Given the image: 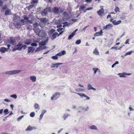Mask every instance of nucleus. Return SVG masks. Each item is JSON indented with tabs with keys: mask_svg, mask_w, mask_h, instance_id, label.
I'll return each mask as SVG.
<instances>
[{
	"mask_svg": "<svg viewBox=\"0 0 134 134\" xmlns=\"http://www.w3.org/2000/svg\"><path fill=\"white\" fill-rule=\"evenodd\" d=\"M52 11L55 14H58L62 13L63 10L61 8H58V7H55L52 9Z\"/></svg>",
	"mask_w": 134,
	"mask_h": 134,
	"instance_id": "f257e3e1",
	"label": "nucleus"
},
{
	"mask_svg": "<svg viewBox=\"0 0 134 134\" xmlns=\"http://www.w3.org/2000/svg\"><path fill=\"white\" fill-rule=\"evenodd\" d=\"M21 70H13L7 71L5 74L7 75H12L20 73Z\"/></svg>",
	"mask_w": 134,
	"mask_h": 134,
	"instance_id": "f03ea898",
	"label": "nucleus"
},
{
	"mask_svg": "<svg viewBox=\"0 0 134 134\" xmlns=\"http://www.w3.org/2000/svg\"><path fill=\"white\" fill-rule=\"evenodd\" d=\"M79 109L80 110L77 111V114H80V113H81V111H88L89 109V107L88 106H86L85 107L80 106L79 107Z\"/></svg>",
	"mask_w": 134,
	"mask_h": 134,
	"instance_id": "7ed1b4c3",
	"label": "nucleus"
},
{
	"mask_svg": "<svg viewBox=\"0 0 134 134\" xmlns=\"http://www.w3.org/2000/svg\"><path fill=\"white\" fill-rule=\"evenodd\" d=\"M18 50H21L22 49H25L26 48V46L25 45H22L21 43H19L16 46Z\"/></svg>",
	"mask_w": 134,
	"mask_h": 134,
	"instance_id": "20e7f679",
	"label": "nucleus"
},
{
	"mask_svg": "<svg viewBox=\"0 0 134 134\" xmlns=\"http://www.w3.org/2000/svg\"><path fill=\"white\" fill-rule=\"evenodd\" d=\"M8 43L11 44H12L13 45L16 43L14 37H10L9 39L8 40Z\"/></svg>",
	"mask_w": 134,
	"mask_h": 134,
	"instance_id": "39448f33",
	"label": "nucleus"
},
{
	"mask_svg": "<svg viewBox=\"0 0 134 134\" xmlns=\"http://www.w3.org/2000/svg\"><path fill=\"white\" fill-rule=\"evenodd\" d=\"M60 93L58 92H56L54 93L51 97L52 100H56L59 96Z\"/></svg>",
	"mask_w": 134,
	"mask_h": 134,
	"instance_id": "423d86ee",
	"label": "nucleus"
},
{
	"mask_svg": "<svg viewBox=\"0 0 134 134\" xmlns=\"http://www.w3.org/2000/svg\"><path fill=\"white\" fill-rule=\"evenodd\" d=\"M46 35L45 31L44 30H40L38 34V35L41 37L45 36Z\"/></svg>",
	"mask_w": 134,
	"mask_h": 134,
	"instance_id": "0eeeda50",
	"label": "nucleus"
},
{
	"mask_svg": "<svg viewBox=\"0 0 134 134\" xmlns=\"http://www.w3.org/2000/svg\"><path fill=\"white\" fill-rule=\"evenodd\" d=\"M63 19L64 20H66L69 18L68 14L67 13L64 12L63 13Z\"/></svg>",
	"mask_w": 134,
	"mask_h": 134,
	"instance_id": "6e6552de",
	"label": "nucleus"
},
{
	"mask_svg": "<svg viewBox=\"0 0 134 134\" xmlns=\"http://www.w3.org/2000/svg\"><path fill=\"white\" fill-rule=\"evenodd\" d=\"M48 40L47 39H46L44 41H42L40 42L39 44V46H42L46 45L47 43Z\"/></svg>",
	"mask_w": 134,
	"mask_h": 134,
	"instance_id": "1a4fd4ad",
	"label": "nucleus"
},
{
	"mask_svg": "<svg viewBox=\"0 0 134 134\" xmlns=\"http://www.w3.org/2000/svg\"><path fill=\"white\" fill-rule=\"evenodd\" d=\"M130 73H127L125 72H124L122 73H119L118 74V75H119L120 77H125V75H131Z\"/></svg>",
	"mask_w": 134,
	"mask_h": 134,
	"instance_id": "9d476101",
	"label": "nucleus"
},
{
	"mask_svg": "<svg viewBox=\"0 0 134 134\" xmlns=\"http://www.w3.org/2000/svg\"><path fill=\"white\" fill-rule=\"evenodd\" d=\"M113 26V25L111 24H108L106 26H104L103 29V30L109 29L111 28Z\"/></svg>",
	"mask_w": 134,
	"mask_h": 134,
	"instance_id": "9b49d317",
	"label": "nucleus"
},
{
	"mask_svg": "<svg viewBox=\"0 0 134 134\" xmlns=\"http://www.w3.org/2000/svg\"><path fill=\"white\" fill-rule=\"evenodd\" d=\"M37 2V1H33L31 3V4L28 7V10H30L34 6V4Z\"/></svg>",
	"mask_w": 134,
	"mask_h": 134,
	"instance_id": "f8f14e48",
	"label": "nucleus"
},
{
	"mask_svg": "<svg viewBox=\"0 0 134 134\" xmlns=\"http://www.w3.org/2000/svg\"><path fill=\"white\" fill-rule=\"evenodd\" d=\"M78 95L82 97H84L86 98V100H89L90 99L89 97L87 96L84 93H76Z\"/></svg>",
	"mask_w": 134,
	"mask_h": 134,
	"instance_id": "ddd939ff",
	"label": "nucleus"
},
{
	"mask_svg": "<svg viewBox=\"0 0 134 134\" xmlns=\"http://www.w3.org/2000/svg\"><path fill=\"white\" fill-rule=\"evenodd\" d=\"M87 90H93L94 91H96V89L93 88L91 84H88L87 85Z\"/></svg>",
	"mask_w": 134,
	"mask_h": 134,
	"instance_id": "4468645a",
	"label": "nucleus"
},
{
	"mask_svg": "<svg viewBox=\"0 0 134 134\" xmlns=\"http://www.w3.org/2000/svg\"><path fill=\"white\" fill-rule=\"evenodd\" d=\"M36 129V128L34 127H31L30 126H28L25 130L26 131H30L33 130H35Z\"/></svg>",
	"mask_w": 134,
	"mask_h": 134,
	"instance_id": "2eb2a0df",
	"label": "nucleus"
},
{
	"mask_svg": "<svg viewBox=\"0 0 134 134\" xmlns=\"http://www.w3.org/2000/svg\"><path fill=\"white\" fill-rule=\"evenodd\" d=\"M12 14V12L9 9H7L5 12V15H9Z\"/></svg>",
	"mask_w": 134,
	"mask_h": 134,
	"instance_id": "dca6fc26",
	"label": "nucleus"
},
{
	"mask_svg": "<svg viewBox=\"0 0 134 134\" xmlns=\"http://www.w3.org/2000/svg\"><path fill=\"white\" fill-rule=\"evenodd\" d=\"M66 54V52L65 51H62L59 53L57 54V55L59 56H61L62 55L65 54Z\"/></svg>",
	"mask_w": 134,
	"mask_h": 134,
	"instance_id": "f3484780",
	"label": "nucleus"
},
{
	"mask_svg": "<svg viewBox=\"0 0 134 134\" xmlns=\"http://www.w3.org/2000/svg\"><path fill=\"white\" fill-rule=\"evenodd\" d=\"M30 79L32 82H35L36 81V77L34 76H31L30 77Z\"/></svg>",
	"mask_w": 134,
	"mask_h": 134,
	"instance_id": "a211bd4d",
	"label": "nucleus"
},
{
	"mask_svg": "<svg viewBox=\"0 0 134 134\" xmlns=\"http://www.w3.org/2000/svg\"><path fill=\"white\" fill-rule=\"evenodd\" d=\"M104 13V10L103 9H101L97 12V13L99 16H101Z\"/></svg>",
	"mask_w": 134,
	"mask_h": 134,
	"instance_id": "6ab92c4d",
	"label": "nucleus"
},
{
	"mask_svg": "<svg viewBox=\"0 0 134 134\" xmlns=\"http://www.w3.org/2000/svg\"><path fill=\"white\" fill-rule=\"evenodd\" d=\"M20 19V17L19 16L15 14H14L13 19L14 21H18Z\"/></svg>",
	"mask_w": 134,
	"mask_h": 134,
	"instance_id": "aec40b11",
	"label": "nucleus"
},
{
	"mask_svg": "<svg viewBox=\"0 0 134 134\" xmlns=\"http://www.w3.org/2000/svg\"><path fill=\"white\" fill-rule=\"evenodd\" d=\"M40 21L44 23H47L48 21L47 19L46 18H41Z\"/></svg>",
	"mask_w": 134,
	"mask_h": 134,
	"instance_id": "412c9836",
	"label": "nucleus"
},
{
	"mask_svg": "<svg viewBox=\"0 0 134 134\" xmlns=\"http://www.w3.org/2000/svg\"><path fill=\"white\" fill-rule=\"evenodd\" d=\"M89 128L92 130H97L98 129L97 127L94 125L89 126Z\"/></svg>",
	"mask_w": 134,
	"mask_h": 134,
	"instance_id": "4be33fe9",
	"label": "nucleus"
},
{
	"mask_svg": "<svg viewBox=\"0 0 134 134\" xmlns=\"http://www.w3.org/2000/svg\"><path fill=\"white\" fill-rule=\"evenodd\" d=\"M32 42L31 40L27 39L25 41V43L27 45H29L31 44Z\"/></svg>",
	"mask_w": 134,
	"mask_h": 134,
	"instance_id": "5701e85b",
	"label": "nucleus"
},
{
	"mask_svg": "<svg viewBox=\"0 0 134 134\" xmlns=\"http://www.w3.org/2000/svg\"><path fill=\"white\" fill-rule=\"evenodd\" d=\"M34 107L36 109L39 110L40 109V107L39 104L37 103H35L34 105Z\"/></svg>",
	"mask_w": 134,
	"mask_h": 134,
	"instance_id": "b1692460",
	"label": "nucleus"
},
{
	"mask_svg": "<svg viewBox=\"0 0 134 134\" xmlns=\"http://www.w3.org/2000/svg\"><path fill=\"white\" fill-rule=\"evenodd\" d=\"M102 30H101L99 32H97L95 33L94 34V35L95 36H97L99 35H102Z\"/></svg>",
	"mask_w": 134,
	"mask_h": 134,
	"instance_id": "393cba45",
	"label": "nucleus"
},
{
	"mask_svg": "<svg viewBox=\"0 0 134 134\" xmlns=\"http://www.w3.org/2000/svg\"><path fill=\"white\" fill-rule=\"evenodd\" d=\"M0 51L3 53H4L6 51H7V49L5 47H1L0 48Z\"/></svg>",
	"mask_w": 134,
	"mask_h": 134,
	"instance_id": "a878e982",
	"label": "nucleus"
},
{
	"mask_svg": "<svg viewBox=\"0 0 134 134\" xmlns=\"http://www.w3.org/2000/svg\"><path fill=\"white\" fill-rule=\"evenodd\" d=\"M121 21L120 20H119L117 21L116 22L113 21L112 22V23L114 25H117L120 24L121 23Z\"/></svg>",
	"mask_w": 134,
	"mask_h": 134,
	"instance_id": "bb28decb",
	"label": "nucleus"
},
{
	"mask_svg": "<svg viewBox=\"0 0 134 134\" xmlns=\"http://www.w3.org/2000/svg\"><path fill=\"white\" fill-rule=\"evenodd\" d=\"M58 33L57 32H55L52 35V38H51L52 40L55 39L56 37L57 36H58Z\"/></svg>",
	"mask_w": 134,
	"mask_h": 134,
	"instance_id": "cd10ccee",
	"label": "nucleus"
},
{
	"mask_svg": "<svg viewBox=\"0 0 134 134\" xmlns=\"http://www.w3.org/2000/svg\"><path fill=\"white\" fill-rule=\"evenodd\" d=\"M33 30L36 33L38 34V32H39L40 31V29L38 27L34 28Z\"/></svg>",
	"mask_w": 134,
	"mask_h": 134,
	"instance_id": "c85d7f7f",
	"label": "nucleus"
},
{
	"mask_svg": "<svg viewBox=\"0 0 134 134\" xmlns=\"http://www.w3.org/2000/svg\"><path fill=\"white\" fill-rule=\"evenodd\" d=\"M47 11V13L48 12H52V9L51 7H47L46 8V10Z\"/></svg>",
	"mask_w": 134,
	"mask_h": 134,
	"instance_id": "c756f323",
	"label": "nucleus"
},
{
	"mask_svg": "<svg viewBox=\"0 0 134 134\" xmlns=\"http://www.w3.org/2000/svg\"><path fill=\"white\" fill-rule=\"evenodd\" d=\"M63 63H54V65L55 66V67L56 68H58L59 66L60 65L63 64Z\"/></svg>",
	"mask_w": 134,
	"mask_h": 134,
	"instance_id": "7c9ffc66",
	"label": "nucleus"
},
{
	"mask_svg": "<svg viewBox=\"0 0 134 134\" xmlns=\"http://www.w3.org/2000/svg\"><path fill=\"white\" fill-rule=\"evenodd\" d=\"M46 10V9H44L41 13V15H42L46 16L47 14V11Z\"/></svg>",
	"mask_w": 134,
	"mask_h": 134,
	"instance_id": "2f4dec72",
	"label": "nucleus"
},
{
	"mask_svg": "<svg viewBox=\"0 0 134 134\" xmlns=\"http://www.w3.org/2000/svg\"><path fill=\"white\" fill-rule=\"evenodd\" d=\"M93 53L95 54L96 55H98L99 52L98 51L96 48L93 51Z\"/></svg>",
	"mask_w": 134,
	"mask_h": 134,
	"instance_id": "473e14b6",
	"label": "nucleus"
},
{
	"mask_svg": "<svg viewBox=\"0 0 134 134\" xmlns=\"http://www.w3.org/2000/svg\"><path fill=\"white\" fill-rule=\"evenodd\" d=\"M16 26L17 28H20L21 26V24L20 22H18L16 24Z\"/></svg>",
	"mask_w": 134,
	"mask_h": 134,
	"instance_id": "72a5a7b5",
	"label": "nucleus"
},
{
	"mask_svg": "<svg viewBox=\"0 0 134 134\" xmlns=\"http://www.w3.org/2000/svg\"><path fill=\"white\" fill-rule=\"evenodd\" d=\"M42 50V46H39V47L37 48L35 50V52H37Z\"/></svg>",
	"mask_w": 134,
	"mask_h": 134,
	"instance_id": "f704fd0d",
	"label": "nucleus"
},
{
	"mask_svg": "<svg viewBox=\"0 0 134 134\" xmlns=\"http://www.w3.org/2000/svg\"><path fill=\"white\" fill-rule=\"evenodd\" d=\"M133 52V51H130L128 52H127L126 53L124 54V56H126L127 55H130Z\"/></svg>",
	"mask_w": 134,
	"mask_h": 134,
	"instance_id": "c9c22d12",
	"label": "nucleus"
},
{
	"mask_svg": "<svg viewBox=\"0 0 134 134\" xmlns=\"http://www.w3.org/2000/svg\"><path fill=\"white\" fill-rule=\"evenodd\" d=\"M51 58L53 59L54 60H57L58 59V57H57V54H56L55 56H52Z\"/></svg>",
	"mask_w": 134,
	"mask_h": 134,
	"instance_id": "e433bc0d",
	"label": "nucleus"
},
{
	"mask_svg": "<svg viewBox=\"0 0 134 134\" xmlns=\"http://www.w3.org/2000/svg\"><path fill=\"white\" fill-rule=\"evenodd\" d=\"M32 49V47H28V53H30L31 52Z\"/></svg>",
	"mask_w": 134,
	"mask_h": 134,
	"instance_id": "4c0bfd02",
	"label": "nucleus"
},
{
	"mask_svg": "<svg viewBox=\"0 0 134 134\" xmlns=\"http://www.w3.org/2000/svg\"><path fill=\"white\" fill-rule=\"evenodd\" d=\"M46 112V110H43L41 114L40 115V117H42L44 114Z\"/></svg>",
	"mask_w": 134,
	"mask_h": 134,
	"instance_id": "58836bf2",
	"label": "nucleus"
},
{
	"mask_svg": "<svg viewBox=\"0 0 134 134\" xmlns=\"http://www.w3.org/2000/svg\"><path fill=\"white\" fill-rule=\"evenodd\" d=\"M75 35L73 33H72L68 37V39L70 40Z\"/></svg>",
	"mask_w": 134,
	"mask_h": 134,
	"instance_id": "ea45409f",
	"label": "nucleus"
},
{
	"mask_svg": "<svg viewBox=\"0 0 134 134\" xmlns=\"http://www.w3.org/2000/svg\"><path fill=\"white\" fill-rule=\"evenodd\" d=\"M33 24L34 25V28L37 27L39 25V24L37 23H35Z\"/></svg>",
	"mask_w": 134,
	"mask_h": 134,
	"instance_id": "a19ab883",
	"label": "nucleus"
},
{
	"mask_svg": "<svg viewBox=\"0 0 134 134\" xmlns=\"http://www.w3.org/2000/svg\"><path fill=\"white\" fill-rule=\"evenodd\" d=\"M32 26L30 25H28L27 26V29L29 30H30L31 29Z\"/></svg>",
	"mask_w": 134,
	"mask_h": 134,
	"instance_id": "79ce46f5",
	"label": "nucleus"
},
{
	"mask_svg": "<svg viewBox=\"0 0 134 134\" xmlns=\"http://www.w3.org/2000/svg\"><path fill=\"white\" fill-rule=\"evenodd\" d=\"M23 18L24 20H26V21H27L29 19V18L28 17H27L26 15H24L23 17Z\"/></svg>",
	"mask_w": 134,
	"mask_h": 134,
	"instance_id": "37998d69",
	"label": "nucleus"
},
{
	"mask_svg": "<svg viewBox=\"0 0 134 134\" xmlns=\"http://www.w3.org/2000/svg\"><path fill=\"white\" fill-rule=\"evenodd\" d=\"M92 69L94 71V74H95L98 71V68H93Z\"/></svg>",
	"mask_w": 134,
	"mask_h": 134,
	"instance_id": "c03bdc74",
	"label": "nucleus"
},
{
	"mask_svg": "<svg viewBox=\"0 0 134 134\" xmlns=\"http://www.w3.org/2000/svg\"><path fill=\"white\" fill-rule=\"evenodd\" d=\"M7 7V4H5L3 5V7H2V9L3 10H5L6 9Z\"/></svg>",
	"mask_w": 134,
	"mask_h": 134,
	"instance_id": "a18cd8bd",
	"label": "nucleus"
},
{
	"mask_svg": "<svg viewBox=\"0 0 134 134\" xmlns=\"http://www.w3.org/2000/svg\"><path fill=\"white\" fill-rule=\"evenodd\" d=\"M10 97H11L14 98L15 99H16L17 98V96L15 94L11 95L10 96Z\"/></svg>",
	"mask_w": 134,
	"mask_h": 134,
	"instance_id": "49530a36",
	"label": "nucleus"
},
{
	"mask_svg": "<svg viewBox=\"0 0 134 134\" xmlns=\"http://www.w3.org/2000/svg\"><path fill=\"white\" fill-rule=\"evenodd\" d=\"M35 114L34 112H32L30 114V116L32 117L34 116Z\"/></svg>",
	"mask_w": 134,
	"mask_h": 134,
	"instance_id": "de8ad7c7",
	"label": "nucleus"
},
{
	"mask_svg": "<svg viewBox=\"0 0 134 134\" xmlns=\"http://www.w3.org/2000/svg\"><path fill=\"white\" fill-rule=\"evenodd\" d=\"M8 110L7 109H5L3 111V113H4V114H8Z\"/></svg>",
	"mask_w": 134,
	"mask_h": 134,
	"instance_id": "09e8293b",
	"label": "nucleus"
},
{
	"mask_svg": "<svg viewBox=\"0 0 134 134\" xmlns=\"http://www.w3.org/2000/svg\"><path fill=\"white\" fill-rule=\"evenodd\" d=\"M81 42V40H77L75 42V43L76 44H79Z\"/></svg>",
	"mask_w": 134,
	"mask_h": 134,
	"instance_id": "8fccbe9b",
	"label": "nucleus"
},
{
	"mask_svg": "<svg viewBox=\"0 0 134 134\" xmlns=\"http://www.w3.org/2000/svg\"><path fill=\"white\" fill-rule=\"evenodd\" d=\"M119 8L118 7H116L114 9V10L115 12L119 11Z\"/></svg>",
	"mask_w": 134,
	"mask_h": 134,
	"instance_id": "3c124183",
	"label": "nucleus"
},
{
	"mask_svg": "<svg viewBox=\"0 0 134 134\" xmlns=\"http://www.w3.org/2000/svg\"><path fill=\"white\" fill-rule=\"evenodd\" d=\"M20 21L22 23L23 25H24L25 24L24 23L25 22V21L24 19H21L20 20Z\"/></svg>",
	"mask_w": 134,
	"mask_h": 134,
	"instance_id": "603ef678",
	"label": "nucleus"
},
{
	"mask_svg": "<svg viewBox=\"0 0 134 134\" xmlns=\"http://www.w3.org/2000/svg\"><path fill=\"white\" fill-rule=\"evenodd\" d=\"M31 45L32 46H37V44L35 43H31Z\"/></svg>",
	"mask_w": 134,
	"mask_h": 134,
	"instance_id": "864d4df0",
	"label": "nucleus"
},
{
	"mask_svg": "<svg viewBox=\"0 0 134 134\" xmlns=\"http://www.w3.org/2000/svg\"><path fill=\"white\" fill-rule=\"evenodd\" d=\"M86 8V7L85 6H83L81 7L80 8H79V9H82V10H83V9H85V8Z\"/></svg>",
	"mask_w": 134,
	"mask_h": 134,
	"instance_id": "5fc2aeb1",
	"label": "nucleus"
},
{
	"mask_svg": "<svg viewBox=\"0 0 134 134\" xmlns=\"http://www.w3.org/2000/svg\"><path fill=\"white\" fill-rule=\"evenodd\" d=\"M64 116L65 117H68L70 116V115L69 114L66 113L64 114Z\"/></svg>",
	"mask_w": 134,
	"mask_h": 134,
	"instance_id": "6e6d98bb",
	"label": "nucleus"
},
{
	"mask_svg": "<svg viewBox=\"0 0 134 134\" xmlns=\"http://www.w3.org/2000/svg\"><path fill=\"white\" fill-rule=\"evenodd\" d=\"M40 40V39H38L37 40H35L33 41V42L36 43H38L39 42Z\"/></svg>",
	"mask_w": 134,
	"mask_h": 134,
	"instance_id": "4d7b16f0",
	"label": "nucleus"
},
{
	"mask_svg": "<svg viewBox=\"0 0 134 134\" xmlns=\"http://www.w3.org/2000/svg\"><path fill=\"white\" fill-rule=\"evenodd\" d=\"M63 29L62 28H59L57 29V31L58 32H59L62 30Z\"/></svg>",
	"mask_w": 134,
	"mask_h": 134,
	"instance_id": "13d9d810",
	"label": "nucleus"
},
{
	"mask_svg": "<svg viewBox=\"0 0 134 134\" xmlns=\"http://www.w3.org/2000/svg\"><path fill=\"white\" fill-rule=\"evenodd\" d=\"M89 26V25L85 27H84L82 30V31H83L84 32H85V31L86 30V28Z\"/></svg>",
	"mask_w": 134,
	"mask_h": 134,
	"instance_id": "bf43d9fd",
	"label": "nucleus"
},
{
	"mask_svg": "<svg viewBox=\"0 0 134 134\" xmlns=\"http://www.w3.org/2000/svg\"><path fill=\"white\" fill-rule=\"evenodd\" d=\"M16 50H18V49L16 46H15V47L12 49V51L13 52H14Z\"/></svg>",
	"mask_w": 134,
	"mask_h": 134,
	"instance_id": "052dcab7",
	"label": "nucleus"
},
{
	"mask_svg": "<svg viewBox=\"0 0 134 134\" xmlns=\"http://www.w3.org/2000/svg\"><path fill=\"white\" fill-rule=\"evenodd\" d=\"M129 39L127 40L125 42V44H129Z\"/></svg>",
	"mask_w": 134,
	"mask_h": 134,
	"instance_id": "680f3d73",
	"label": "nucleus"
},
{
	"mask_svg": "<svg viewBox=\"0 0 134 134\" xmlns=\"http://www.w3.org/2000/svg\"><path fill=\"white\" fill-rule=\"evenodd\" d=\"M129 110L130 111H134V109H133V108L132 107H129Z\"/></svg>",
	"mask_w": 134,
	"mask_h": 134,
	"instance_id": "e2e57ef3",
	"label": "nucleus"
},
{
	"mask_svg": "<svg viewBox=\"0 0 134 134\" xmlns=\"http://www.w3.org/2000/svg\"><path fill=\"white\" fill-rule=\"evenodd\" d=\"M93 9V8L92 7H90L86 9V10H92Z\"/></svg>",
	"mask_w": 134,
	"mask_h": 134,
	"instance_id": "0e129e2a",
	"label": "nucleus"
},
{
	"mask_svg": "<svg viewBox=\"0 0 134 134\" xmlns=\"http://www.w3.org/2000/svg\"><path fill=\"white\" fill-rule=\"evenodd\" d=\"M47 48V47L45 46H42V50L44 49H45Z\"/></svg>",
	"mask_w": 134,
	"mask_h": 134,
	"instance_id": "69168bd1",
	"label": "nucleus"
},
{
	"mask_svg": "<svg viewBox=\"0 0 134 134\" xmlns=\"http://www.w3.org/2000/svg\"><path fill=\"white\" fill-rule=\"evenodd\" d=\"M26 22H28L29 23L31 24L32 23V21L31 20H28L27 21H26Z\"/></svg>",
	"mask_w": 134,
	"mask_h": 134,
	"instance_id": "338daca9",
	"label": "nucleus"
},
{
	"mask_svg": "<svg viewBox=\"0 0 134 134\" xmlns=\"http://www.w3.org/2000/svg\"><path fill=\"white\" fill-rule=\"evenodd\" d=\"M55 31V30L53 29H51L50 30V32L51 33H53V32H54Z\"/></svg>",
	"mask_w": 134,
	"mask_h": 134,
	"instance_id": "774afa93",
	"label": "nucleus"
}]
</instances>
